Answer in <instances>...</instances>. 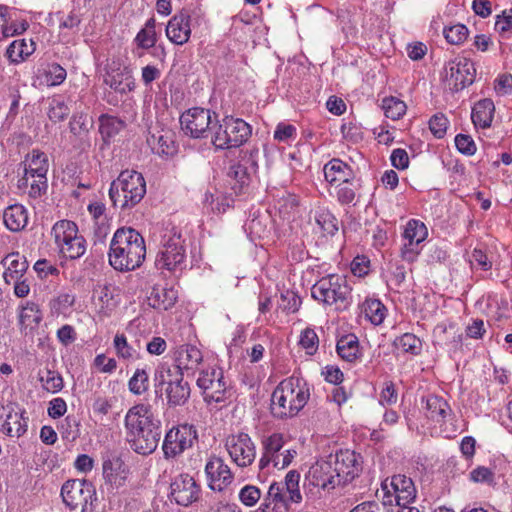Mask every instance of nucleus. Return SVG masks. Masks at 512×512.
Returning a JSON list of instances; mask_svg holds the SVG:
<instances>
[{
  "mask_svg": "<svg viewBox=\"0 0 512 512\" xmlns=\"http://www.w3.org/2000/svg\"><path fill=\"white\" fill-rule=\"evenodd\" d=\"M126 440L130 448L140 455L153 453L162 436L161 421L150 405L137 404L125 415Z\"/></svg>",
  "mask_w": 512,
  "mask_h": 512,
  "instance_id": "nucleus-1",
  "label": "nucleus"
},
{
  "mask_svg": "<svg viewBox=\"0 0 512 512\" xmlns=\"http://www.w3.org/2000/svg\"><path fill=\"white\" fill-rule=\"evenodd\" d=\"M146 256L145 241L133 228H119L110 243L109 263L118 271L140 267Z\"/></svg>",
  "mask_w": 512,
  "mask_h": 512,
  "instance_id": "nucleus-2",
  "label": "nucleus"
},
{
  "mask_svg": "<svg viewBox=\"0 0 512 512\" xmlns=\"http://www.w3.org/2000/svg\"><path fill=\"white\" fill-rule=\"evenodd\" d=\"M310 390L307 383L296 376L282 380L271 395L270 410L277 419L295 417L307 404Z\"/></svg>",
  "mask_w": 512,
  "mask_h": 512,
  "instance_id": "nucleus-3",
  "label": "nucleus"
},
{
  "mask_svg": "<svg viewBox=\"0 0 512 512\" xmlns=\"http://www.w3.org/2000/svg\"><path fill=\"white\" fill-rule=\"evenodd\" d=\"M146 194V182L141 173L125 170L114 180L109 189L112 204L122 210L137 205Z\"/></svg>",
  "mask_w": 512,
  "mask_h": 512,
  "instance_id": "nucleus-4",
  "label": "nucleus"
},
{
  "mask_svg": "<svg viewBox=\"0 0 512 512\" xmlns=\"http://www.w3.org/2000/svg\"><path fill=\"white\" fill-rule=\"evenodd\" d=\"M212 129V143L217 149L240 147L249 139L252 132L248 123L233 116H225Z\"/></svg>",
  "mask_w": 512,
  "mask_h": 512,
  "instance_id": "nucleus-5",
  "label": "nucleus"
},
{
  "mask_svg": "<svg viewBox=\"0 0 512 512\" xmlns=\"http://www.w3.org/2000/svg\"><path fill=\"white\" fill-rule=\"evenodd\" d=\"M351 288L344 276L330 274L318 280L311 288L312 297L326 305H341L348 303Z\"/></svg>",
  "mask_w": 512,
  "mask_h": 512,
  "instance_id": "nucleus-6",
  "label": "nucleus"
},
{
  "mask_svg": "<svg viewBox=\"0 0 512 512\" xmlns=\"http://www.w3.org/2000/svg\"><path fill=\"white\" fill-rule=\"evenodd\" d=\"M184 242L181 234L175 229L165 232L155 260L156 267L168 271L182 269L186 258Z\"/></svg>",
  "mask_w": 512,
  "mask_h": 512,
  "instance_id": "nucleus-7",
  "label": "nucleus"
},
{
  "mask_svg": "<svg viewBox=\"0 0 512 512\" xmlns=\"http://www.w3.org/2000/svg\"><path fill=\"white\" fill-rule=\"evenodd\" d=\"M61 497L70 510L85 512L88 504L92 505L96 500V489L88 480L70 479L62 485Z\"/></svg>",
  "mask_w": 512,
  "mask_h": 512,
  "instance_id": "nucleus-8",
  "label": "nucleus"
},
{
  "mask_svg": "<svg viewBox=\"0 0 512 512\" xmlns=\"http://www.w3.org/2000/svg\"><path fill=\"white\" fill-rule=\"evenodd\" d=\"M198 439V433L193 425L182 424L171 428L165 435L162 450L166 459L181 455L192 447Z\"/></svg>",
  "mask_w": 512,
  "mask_h": 512,
  "instance_id": "nucleus-9",
  "label": "nucleus"
},
{
  "mask_svg": "<svg viewBox=\"0 0 512 512\" xmlns=\"http://www.w3.org/2000/svg\"><path fill=\"white\" fill-rule=\"evenodd\" d=\"M445 73L450 89L458 92L474 82L476 69L472 61L464 57H458L446 64Z\"/></svg>",
  "mask_w": 512,
  "mask_h": 512,
  "instance_id": "nucleus-10",
  "label": "nucleus"
},
{
  "mask_svg": "<svg viewBox=\"0 0 512 512\" xmlns=\"http://www.w3.org/2000/svg\"><path fill=\"white\" fill-rule=\"evenodd\" d=\"M225 448L232 461L239 467H248L255 460V444L247 433L229 435L225 440Z\"/></svg>",
  "mask_w": 512,
  "mask_h": 512,
  "instance_id": "nucleus-11",
  "label": "nucleus"
},
{
  "mask_svg": "<svg viewBox=\"0 0 512 512\" xmlns=\"http://www.w3.org/2000/svg\"><path fill=\"white\" fill-rule=\"evenodd\" d=\"M332 463L334 473L341 479V486H345L357 477L362 470L361 456L351 450H340L335 455L328 456Z\"/></svg>",
  "mask_w": 512,
  "mask_h": 512,
  "instance_id": "nucleus-12",
  "label": "nucleus"
},
{
  "mask_svg": "<svg viewBox=\"0 0 512 512\" xmlns=\"http://www.w3.org/2000/svg\"><path fill=\"white\" fill-rule=\"evenodd\" d=\"M197 386L202 390L207 403L221 402L227 389L223 371L217 368L202 370L197 379Z\"/></svg>",
  "mask_w": 512,
  "mask_h": 512,
  "instance_id": "nucleus-13",
  "label": "nucleus"
},
{
  "mask_svg": "<svg viewBox=\"0 0 512 512\" xmlns=\"http://www.w3.org/2000/svg\"><path fill=\"white\" fill-rule=\"evenodd\" d=\"M181 128L192 138H204L211 124L210 110L194 107L180 116Z\"/></svg>",
  "mask_w": 512,
  "mask_h": 512,
  "instance_id": "nucleus-14",
  "label": "nucleus"
},
{
  "mask_svg": "<svg viewBox=\"0 0 512 512\" xmlns=\"http://www.w3.org/2000/svg\"><path fill=\"white\" fill-rule=\"evenodd\" d=\"M332 462L326 460L317 461L312 465L305 477V485L321 488L323 490L334 489L341 486V479L334 473Z\"/></svg>",
  "mask_w": 512,
  "mask_h": 512,
  "instance_id": "nucleus-15",
  "label": "nucleus"
},
{
  "mask_svg": "<svg viewBox=\"0 0 512 512\" xmlns=\"http://www.w3.org/2000/svg\"><path fill=\"white\" fill-rule=\"evenodd\" d=\"M205 474L208 486L213 491L221 492L234 480V475L229 466L221 457L212 455L205 465Z\"/></svg>",
  "mask_w": 512,
  "mask_h": 512,
  "instance_id": "nucleus-16",
  "label": "nucleus"
},
{
  "mask_svg": "<svg viewBox=\"0 0 512 512\" xmlns=\"http://www.w3.org/2000/svg\"><path fill=\"white\" fill-rule=\"evenodd\" d=\"M170 497L178 505L189 506L199 498L200 488L188 474L178 475L170 485Z\"/></svg>",
  "mask_w": 512,
  "mask_h": 512,
  "instance_id": "nucleus-17",
  "label": "nucleus"
},
{
  "mask_svg": "<svg viewBox=\"0 0 512 512\" xmlns=\"http://www.w3.org/2000/svg\"><path fill=\"white\" fill-rule=\"evenodd\" d=\"M427 235L428 231L423 222L415 219L409 220L403 233L408 242L401 249V257L408 262L414 261L418 254L414 247L424 241Z\"/></svg>",
  "mask_w": 512,
  "mask_h": 512,
  "instance_id": "nucleus-18",
  "label": "nucleus"
},
{
  "mask_svg": "<svg viewBox=\"0 0 512 512\" xmlns=\"http://www.w3.org/2000/svg\"><path fill=\"white\" fill-rule=\"evenodd\" d=\"M24 411L17 412L12 405L0 410V430L10 437L19 438L27 431L28 418L23 416Z\"/></svg>",
  "mask_w": 512,
  "mask_h": 512,
  "instance_id": "nucleus-19",
  "label": "nucleus"
},
{
  "mask_svg": "<svg viewBox=\"0 0 512 512\" xmlns=\"http://www.w3.org/2000/svg\"><path fill=\"white\" fill-rule=\"evenodd\" d=\"M190 19L189 12L182 10L169 20L166 35L172 43L183 45L188 42L191 35Z\"/></svg>",
  "mask_w": 512,
  "mask_h": 512,
  "instance_id": "nucleus-20",
  "label": "nucleus"
},
{
  "mask_svg": "<svg viewBox=\"0 0 512 512\" xmlns=\"http://www.w3.org/2000/svg\"><path fill=\"white\" fill-rule=\"evenodd\" d=\"M289 500L281 483L273 482L260 506L261 512H283L288 509Z\"/></svg>",
  "mask_w": 512,
  "mask_h": 512,
  "instance_id": "nucleus-21",
  "label": "nucleus"
},
{
  "mask_svg": "<svg viewBox=\"0 0 512 512\" xmlns=\"http://www.w3.org/2000/svg\"><path fill=\"white\" fill-rule=\"evenodd\" d=\"M1 265L5 269L3 278L7 284L12 281L20 280L28 268L26 258L18 252L8 254L2 261Z\"/></svg>",
  "mask_w": 512,
  "mask_h": 512,
  "instance_id": "nucleus-22",
  "label": "nucleus"
},
{
  "mask_svg": "<svg viewBox=\"0 0 512 512\" xmlns=\"http://www.w3.org/2000/svg\"><path fill=\"white\" fill-rule=\"evenodd\" d=\"M147 144L153 153L160 156H170L176 152L175 142L170 131L149 132Z\"/></svg>",
  "mask_w": 512,
  "mask_h": 512,
  "instance_id": "nucleus-23",
  "label": "nucleus"
},
{
  "mask_svg": "<svg viewBox=\"0 0 512 512\" xmlns=\"http://www.w3.org/2000/svg\"><path fill=\"white\" fill-rule=\"evenodd\" d=\"M177 291L160 285L152 287L148 297V305L157 310H168L172 308L177 300Z\"/></svg>",
  "mask_w": 512,
  "mask_h": 512,
  "instance_id": "nucleus-24",
  "label": "nucleus"
},
{
  "mask_svg": "<svg viewBox=\"0 0 512 512\" xmlns=\"http://www.w3.org/2000/svg\"><path fill=\"white\" fill-rule=\"evenodd\" d=\"M234 199L227 193H222L218 189H208L203 196V207L215 214H223L233 206Z\"/></svg>",
  "mask_w": 512,
  "mask_h": 512,
  "instance_id": "nucleus-25",
  "label": "nucleus"
},
{
  "mask_svg": "<svg viewBox=\"0 0 512 512\" xmlns=\"http://www.w3.org/2000/svg\"><path fill=\"white\" fill-rule=\"evenodd\" d=\"M190 386L187 381L183 380L182 373L180 378L169 380L165 389L169 406H182L190 397Z\"/></svg>",
  "mask_w": 512,
  "mask_h": 512,
  "instance_id": "nucleus-26",
  "label": "nucleus"
},
{
  "mask_svg": "<svg viewBox=\"0 0 512 512\" xmlns=\"http://www.w3.org/2000/svg\"><path fill=\"white\" fill-rule=\"evenodd\" d=\"M325 179L333 183H343L354 179L352 168L340 159L334 158L324 166Z\"/></svg>",
  "mask_w": 512,
  "mask_h": 512,
  "instance_id": "nucleus-27",
  "label": "nucleus"
},
{
  "mask_svg": "<svg viewBox=\"0 0 512 512\" xmlns=\"http://www.w3.org/2000/svg\"><path fill=\"white\" fill-rule=\"evenodd\" d=\"M3 221L10 231H21L28 223L27 210L20 204L11 205L4 210Z\"/></svg>",
  "mask_w": 512,
  "mask_h": 512,
  "instance_id": "nucleus-28",
  "label": "nucleus"
},
{
  "mask_svg": "<svg viewBox=\"0 0 512 512\" xmlns=\"http://www.w3.org/2000/svg\"><path fill=\"white\" fill-rule=\"evenodd\" d=\"M495 111L494 103L491 99H482L478 101L471 114V119L476 127H490Z\"/></svg>",
  "mask_w": 512,
  "mask_h": 512,
  "instance_id": "nucleus-29",
  "label": "nucleus"
},
{
  "mask_svg": "<svg viewBox=\"0 0 512 512\" xmlns=\"http://www.w3.org/2000/svg\"><path fill=\"white\" fill-rule=\"evenodd\" d=\"M30 159L29 166L25 168V175L33 178H46L49 163L46 154L38 149H33L30 154L26 156Z\"/></svg>",
  "mask_w": 512,
  "mask_h": 512,
  "instance_id": "nucleus-30",
  "label": "nucleus"
},
{
  "mask_svg": "<svg viewBox=\"0 0 512 512\" xmlns=\"http://www.w3.org/2000/svg\"><path fill=\"white\" fill-rule=\"evenodd\" d=\"M202 361L201 351L192 345L182 346L176 357L177 368L182 370H191L196 368Z\"/></svg>",
  "mask_w": 512,
  "mask_h": 512,
  "instance_id": "nucleus-31",
  "label": "nucleus"
},
{
  "mask_svg": "<svg viewBox=\"0 0 512 512\" xmlns=\"http://www.w3.org/2000/svg\"><path fill=\"white\" fill-rule=\"evenodd\" d=\"M230 178L229 185L235 195H240L248 189L250 184V175L247 167L243 164L232 165L228 172Z\"/></svg>",
  "mask_w": 512,
  "mask_h": 512,
  "instance_id": "nucleus-32",
  "label": "nucleus"
},
{
  "mask_svg": "<svg viewBox=\"0 0 512 512\" xmlns=\"http://www.w3.org/2000/svg\"><path fill=\"white\" fill-rule=\"evenodd\" d=\"M338 355L348 362H353L359 354V342L354 334L342 336L336 345Z\"/></svg>",
  "mask_w": 512,
  "mask_h": 512,
  "instance_id": "nucleus-33",
  "label": "nucleus"
},
{
  "mask_svg": "<svg viewBox=\"0 0 512 512\" xmlns=\"http://www.w3.org/2000/svg\"><path fill=\"white\" fill-rule=\"evenodd\" d=\"M111 89L119 93H126L134 89L135 83L130 71L116 72L108 75L105 80Z\"/></svg>",
  "mask_w": 512,
  "mask_h": 512,
  "instance_id": "nucleus-34",
  "label": "nucleus"
},
{
  "mask_svg": "<svg viewBox=\"0 0 512 512\" xmlns=\"http://www.w3.org/2000/svg\"><path fill=\"white\" fill-rule=\"evenodd\" d=\"M41 321V314L38 306L34 303H27L21 309L19 314V325L21 330L27 333V330H33Z\"/></svg>",
  "mask_w": 512,
  "mask_h": 512,
  "instance_id": "nucleus-35",
  "label": "nucleus"
},
{
  "mask_svg": "<svg viewBox=\"0 0 512 512\" xmlns=\"http://www.w3.org/2000/svg\"><path fill=\"white\" fill-rule=\"evenodd\" d=\"M77 233V225L69 220L58 221L52 228V235L58 247L62 246L68 240H71V237H75Z\"/></svg>",
  "mask_w": 512,
  "mask_h": 512,
  "instance_id": "nucleus-36",
  "label": "nucleus"
},
{
  "mask_svg": "<svg viewBox=\"0 0 512 512\" xmlns=\"http://www.w3.org/2000/svg\"><path fill=\"white\" fill-rule=\"evenodd\" d=\"M300 474L296 470L289 471L283 483L284 492L290 503H300L302 495L299 489Z\"/></svg>",
  "mask_w": 512,
  "mask_h": 512,
  "instance_id": "nucleus-37",
  "label": "nucleus"
},
{
  "mask_svg": "<svg viewBox=\"0 0 512 512\" xmlns=\"http://www.w3.org/2000/svg\"><path fill=\"white\" fill-rule=\"evenodd\" d=\"M426 407L428 417L437 422L444 420L451 412L448 403L437 396H429L426 401Z\"/></svg>",
  "mask_w": 512,
  "mask_h": 512,
  "instance_id": "nucleus-38",
  "label": "nucleus"
},
{
  "mask_svg": "<svg viewBox=\"0 0 512 512\" xmlns=\"http://www.w3.org/2000/svg\"><path fill=\"white\" fill-rule=\"evenodd\" d=\"M156 21L154 18H150L145 23L135 37V42L142 49L152 48L157 42V34L155 31Z\"/></svg>",
  "mask_w": 512,
  "mask_h": 512,
  "instance_id": "nucleus-39",
  "label": "nucleus"
},
{
  "mask_svg": "<svg viewBox=\"0 0 512 512\" xmlns=\"http://www.w3.org/2000/svg\"><path fill=\"white\" fill-rule=\"evenodd\" d=\"M24 39L13 41L6 50V56L11 63L18 64L29 56L33 49H30Z\"/></svg>",
  "mask_w": 512,
  "mask_h": 512,
  "instance_id": "nucleus-40",
  "label": "nucleus"
},
{
  "mask_svg": "<svg viewBox=\"0 0 512 512\" xmlns=\"http://www.w3.org/2000/svg\"><path fill=\"white\" fill-rule=\"evenodd\" d=\"M363 313L374 325H380L385 318L386 308L379 300H366L363 304Z\"/></svg>",
  "mask_w": 512,
  "mask_h": 512,
  "instance_id": "nucleus-41",
  "label": "nucleus"
},
{
  "mask_svg": "<svg viewBox=\"0 0 512 512\" xmlns=\"http://www.w3.org/2000/svg\"><path fill=\"white\" fill-rule=\"evenodd\" d=\"M63 255L70 259L80 258L86 251V241L82 236L71 237V240L65 242L59 247Z\"/></svg>",
  "mask_w": 512,
  "mask_h": 512,
  "instance_id": "nucleus-42",
  "label": "nucleus"
},
{
  "mask_svg": "<svg viewBox=\"0 0 512 512\" xmlns=\"http://www.w3.org/2000/svg\"><path fill=\"white\" fill-rule=\"evenodd\" d=\"M315 221L326 235H334L338 231V221L328 210H320L315 215Z\"/></svg>",
  "mask_w": 512,
  "mask_h": 512,
  "instance_id": "nucleus-43",
  "label": "nucleus"
},
{
  "mask_svg": "<svg viewBox=\"0 0 512 512\" xmlns=\"http://www.w3.org/2000/svg\"><path fill=\"white\" fill-rule=\"evenodd\" d=\"M99 122V130L104 137H112L116 135L124 128L125 125L124 121L121 119L109 115H101Z\"/></svg>",
  "mask_w": 512,
  "mask_h": 512,
  "instance_id": "nucleus-44",
  "label": "nucleus"
},
{
  "mask_svg": "<svg viewBox=\"0 0 512 512\" xmlns=\"http://www.w3.org/2000/svg\"><path fill=\"white\" fill-rule=\"evenodd\" d=\"M129 390L135 395H141L146 392L149 388V375L143 368H138L130 378Z\"/></svg>",
  "mask_w": 512,
  "mask_h": 512,
  "instance_id": "nucleus-45",
  "label": "nucleus"
},
{
  "mask_svg": "<svg viewBox=\"0 0 512 512\" xmlns=\"http://www.w3.org/2000/svg\"><path fill=\"white\" fill-rule=\"evenodd\" d=\"M394 345L405 353L418 355L421 351V340L414 334L405 333L394 341Z\"/></svg>",
  "mask_w": 512,
  "mask_h": 512,
  "instance_id": "nucleus-46",
  "label": "nucleus"
},
{
  "mask_svg": "<svg viewBox=\"0 0 512 512\" xmlns=\"http://www.w3.org/2000/svg\"><path fill=\"white\" fill-rule=\"evenodd\" d=\"M382 108L386 117L392 120H397L405 114L407 107L403 101L394 97H389L383 99Z\"/></svg>",
  "mask_w": 512,
  "mask_h": 512,
  "instance_id": "nucleus-47",
  "label": "nucleus"
},
{
  "mask_svg": "<svg viewBox=\"0 0 512 512\" xmlns=\"http://www.w3.org/2000/svg\"><path fill=\"white\" fill-rule=\"evenodd\" d=\"M91 126L92 121L82 112L73 114L69 122L70 132L78 137L87 134Z\"/></svg>",
  "mask_w": 512,
  "mask_h": 512,
  "instance_id": "nucleus-48",
  "label": "nucleus"
},
{
  "mask_svg": "<svg viewBox=\"0 0 512 512\" xmlns=\"http://www.w3.org/2000/svg\"><path fill=\"white\" fill-rule=\"evenodd\" d=\"M443 34L448 43L460 45L467 39L469 30L465 25L458 23L444 28Z\"/></svg>",
  "mask_w": 512,
  "mask_h": 512,
  "instance_id": "nucleus-49",
  "label": "nucleus"
},
{
  "mask_svg": "<svg viewBox=\"0 0 512 512\" xmlns=\"http://www.w3.org/2000/svg\"><path fill=\"white\" fill-rule=\"evenodd\" d=\"M70 109L67 102L61 97L53 98L50 102L48 117L53 122H60L66 119Z\"/></svg>",
  "mask_w": 512,
  "mask_h": 512,
  "instance_id": "nucleus-50",
  "label": "nucleus"
},
{
  "mask_svg": "<svg viewBox=\"0 0 512 512\" xmlns=\"http://www.w3.org/2000/svg\"><path fill=\"white\" fill-rule=\"evenodd\" d=\"M40 381L43 383V388L50 393H58L64 387L62 376L53 370H47L45 377H40Z\"/></svg>",
  "mask_w": 512,
  "mask_h": 512,
  "instance_id": "nucleus-51",
  "label": "nucleus"
},
{
  "mask_svg": "<svg viewBox=\"0 0 512 512\" xmlns=\"http://www.w3.org/2000/svg\"><path fill=\"white\" fill-rule=\"evenodd\" d=\"M356 186L351 181L339 183V189L337 191V199L343 205L355 204L356 198Z\"/></svg>",
  "mask_w": 512,
  "mask_h": 512,
  "instance_id": "nucleus-52",
  "label": "nucleus"
},
{
  "mask_svg": "<svg viewBox=\"0 0 512 512\" xmlns=\"http://www.w3.org/2000/svg\"><path fill=\"white\" fill-rule=\"evenodd\" d=\"M284 445V437L280 433H273L269 437H267L264 442V452L268 454V456H272L276 458L280 453L281 449Z\"/></svg>",
  "mask_w": 512,
  "mask_h": 512,
  "instance_id": "nucleus-53",
  "label": "nucleus"
},
{
  "mask_svg": "<svg viewBox=\"0 0 512 512\" xmlns=\"http://www.w3.org/2000/svg\"><path fill=\"white\" fill-rule=\"evenodd\" d=\"M449 121L443 113H437L429 120V128L436 138H443L446 134Z\"/></svg>",
  "mask_w": 512,
  "mask_h": 512,
  "instance_id": "nucleus-54",
  "label": "nucleus"
},
{
  "mask_svg": "<svg viewBox=\"0 0 512 512\" xmlns=\"http://www.w3.org/2000/svg\"><path fill=\"white\" fill-rule=\"evenodd\" d=\"M261 498V491L253 485L244 486L239 492L240 501L248 507L254 506Z\"/></svg>",
  "mask_w": 512,
  "mask_h": 512,
  "instance_id": "nucleus-55",
  "label": "nucleus"
},
{
  "mask_svg": "<svg viewBox=\"0 0 512 512\" xmlns=\"http://www.w3.org/2000/svg\"><path fill=\"white\" fill-rule=\"evenodd\" d=\"M455 145L458 151L464 155L471 156L476 152V145L471 136L458 134L455 137Z\"/></svg>",
  "mask_w": 512,
  "mask_h": 512,
  "instance_id": "nucleus-56",
  "label": "nucleus"
},
{
  "mask_svg": "<svg viewBox=\"0 0 512 512\" xmlns=\"http://www.w3.org/2000/svg\"><path fill=\"white\" fill-rule=\"evenodd\" d=\"M88 210L90 214L93 216V218L96 220V223L99 224L98 228V234H106V227H105V206L102 203H92L88 206Z\"/></svg>",
  "mask_w": 512,
  "mask_h": 512,
  "instance_id": "nucleus-57",
  "label": "nucleus"
},
{
  "mask_svg": "<svg viewBox=\"0 0 512 512\" xmlns=\"http://www.w3.org/2000/svg\"><path fill=\"white\" fill-rule=\"evenodd\" d=\"M299 343L303 348L309 350V354H312L318 347V336L313 329L306 328L301 333Z\"/></svg>",
  "mask_w": 512,
  "mask_h": 512,
  "instance_id": "nucleus-58",
  "label": "nucleus"
},
{
  "mask_svg": "<svg viewBox=\"0 0 512 512\" xmlns=\"http://www.w3.org/2000/svg\"><path fill=\"white\" fill-rule=\"evenodd\" d=\"M281 307L283 310L295 313L299 310L301 305V298L292 291H286L281 294Z\"/></svg>",
  "mask_w": 512,
  "mask_h": 512,
  "instance_id": "nucleus-59",
  "label": "nucleus"
},
{
  "mask_svg": "<svg viewBox=\"0 0 512 512\" xmlns=\"http://www.w3.org/2000/svg\"><path fill=\"white\" fill-rule=\"evenodd\" d=\"M114 346L119 357L124 359H130L133 357L134 350L127 343V339L124 334H117L115 336Z\"/></svg>",
  "mask_w": 512,
  "mask_h": 512,
  "instance_id": "nucleus-60",
  "label": "nucleus"
},
{
  "mask_svg": "<svg viewBox=\"0 0 512 512\" xmlns=\"http://www.w3.org/2000/svg\"><path fill=\"white\" fill-rule=\"evenodd\" d=\"M66 70L59 64H52L49 66L47 77L50 85L56 86L64 82L66 79Z\"/></svg>",
  "mask_w": 512,
  "mask_h": 512,
  "instance_id": "nucleus-61",
  "label": "nucleus"
},
{
  "mask_svg": "<svg viewBox=\"0 0 512 512\" xmlns=\"http://www.w3.org/2000/svg\"><path fill=\"white\" fill-rule=\"evenodd\" d=\"M67 411V404L63 398H54L49 402L48 407V415L53 418L57 419L62 417Z\"/></svg>",
  "mask_w": 512,
  "mask_h": 512,
  "instance_id": "nucleus-62",
  "label": "nucleus"
},
{
  "mask_svg": "<svg viewBox=\"0 0 512 512\" xmlns=\"http://www.w3.org/2000/svg\"><path fill=\"white\" fill-rule=\"evenodd\" d=\"M390 160L392 165L399 170L406 169L409 165L408 154L401 148H397L392 151Z\"/></svg>",
  "mask_w": 512,
  "mask_h": 512,
  "instance_id": "nucleus-63",
  "label": "nucleus"
},
{
  "mask_svg": "<svg viewBox=\"0 0 512 512\" xmlns=\"http://www.w3.org/2000/svg\"><path fill=\"white\" fill-rule=\"evenodd\" d=\"M412 485H414L412 479L401 474L394 475L390 481V486L394 494L407 488L410 489L412 488Z\"/></svg>",
  "mask_w": 512,
  "mask_h": 512,
  "instance_id": "nucleus-64",
  "label": "nucleus"
}]
</instances>
